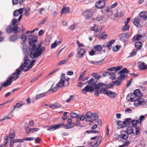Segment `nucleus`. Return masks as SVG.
Here are the masks:
<instances>
[{"label":"nucleus","instance_id":"nucleus-1","mask_svg":"<svg viewBox=\"0 0 147 147\" xmlns=\"http://www.w3.org/2000/svg\"><path fill=\"white\" fill-rule=\"evenodd\" d=\"M35 36L34 35H30L28 37L29 40V43L30 45L32 46L30 50V57L32 58H37L39 57L45 51V47H42V42H41L38 44L37 47L34 44L37 40L35 38Z\"/></svg>","mask_w":147,"mask_h":147},{"label":"nucleus","instance_id":"nucleus-2","mask_svg":"<svg viewBox=\"0 0 147 147\" xmlns=\"http://www.w3.org/2000/svg\"><path fill=\"white\" fill-rule=\"evenodd\" d=\"M142 96V93L140 90L137 89L134 91L133 93L128 94L126 99L129 101H134L135 106L143 105L145 104V102L141 98Z\"/></svg>","mask_w":147,"mask_h":147},{"label":"nucleus","instance_id":"nucleus-3","mask_svg":"<svg viewBox=\"0 0 147 147\" xmlns=\"http://www.w3.org/2000/svg\"><path fill=\"white\" fill-rule=\"evenodd\" d=\"M94 81V79L92 78L87 81V83L90 85H87L82 90L83 94H86L88 92L93 93L94 89H98L100 87L106 85V84L103 83H99L97 84L95 83H93Z\"/></svg>","mask_w":147,"mask_h":147},{"label":"nucleus","instance_id":"nucleus-4","mask_svg":"<svg viewBox=\"0 0 147 147\" xmlns=\"http://www.w3.org/2000/svg\"><path fill=\"white\" fill-rule=\"evenodd\" d=\"M72 121L71 118H69L67 120V124L64 125L63 124L60 123L55 125H52L50 126L47 127V130L49 131H54L57 129L60 128L61 127L63 126L65 128L70 129L72 128L73 126L71 125Z\"/></svg>","mask_w":147,"mask_h":147},{"label":"nucleus","instance_id":"nucleus-5","mask_svg":"<svg viewBox=\"0 0 147 147\" xmlns=\"http://www.w3.org/2000/svg\"><path fill=\"white\" fill-rule=\"evenodd\" d=\"M25 56L24 58V63H22L20 66V68L22 70H23L25 67H29V65L31 63V60L28 59V54L25 53Z\"/></svg>","mask_w":147,"mask_h":147},{"label":"nucleus","instance_id":"nucleus-6","mask_svg":"<svg viewBox=\"0 0 147 147\" xmlns=\"http://www.w3.org/2000/svg\"><path fill=\"white\" fill-rule=\"evenodd\" d=\"M100 93H103L109 96L111 98H113L115 96V94L111 91H109L107 90L106 88H102L100 90Z\"/></svg>","mask_w":147,"mask_h":147},{"label":"nucleus","instance_id":"nucleus-7","mask_svg":"<svg viewBox=\"0 0 147 147\" xmlns=\"http://www.w3.org/2000/svg\"><path fill=\"white\" fill-rule=\"evenodd\" d=\"M66 81V79L65 77V74H62L61 76L60 80L57 84V86L59 87H61L62 86H66V85H65L64 84V82Z\"/></svg>","mask_w":147,"mask_h":147},{"label":"nucleus","instance_id":"nucleus-8","mask_svg":"<svg viewBox=\"0 0 147 147\" xmlns=\"http://www.w3.org/2000/svg\"><path fill=\"white\" fill-rule=\"evenodd\" d=\"M128 72L126 68H124L120 71L119 73L120 75L118 77L119 79L121 80L126 78L127 76L125 73H127Z\"/></svg>","mask_w":147,"mask_h":147},{"label":"nucleus","instance_id":"nucleus-9","mask_svg":"<svg viewBox=\"0 0 147 147\" xmlns=\"http://www.w3.org/2000/svg\"><path fill=\"white\" fill-rule=\"evenodd\" d=\"M21 70V68L17 69L16 72L13 74L12 76L10 77L13 80H15L18 78Z\"/></svg>","mask_w":147,"mask_h":147},{"label":"nucleus","instance_id":"nucleus-10","mask_svg":"<svg viewBox=\"0 0 147 147\" xmlns=\"http://www.w3.org/2000/svg\"><path fill=\"white\" fill-rule=\"evenodd\" d=\"M105 3L104 0H99L96 3V7L99 9L102 8L105 6Z\"/></svg>","mask_w":147,"mask_h":147},{"label":"nucleus","instance_id":"nucleus-11","mask_svg":"<svg viewBox=\"0 0 147 147\" xmlns=\"http://www.w3.org/2000/svg\"><path fill=\"white\" fill-rule=\"evenodd\" d=\"M83 14L86 18L89 19L92 16L93 10L90 9L86 10L84 12Z\"/></svg>","mask_w":147,"mask_h":147},{"label":"nucleus","instance_id":"nucleus-12","mask_svg":"<svg viewBox=\"0 0 147 147\" xmlns=\"http://www.w3.org/2000/svg\"><path fill=\"white\" fill-rule=\"evenodd\" d=\"M78 56L79 58H81L84 55L85 53V51L84 49L80 48L77 49Z\"/></svg>","mask_w":147,"mask_h":147},{"label":"nucleus","instance_id":"nucleus-13","mask_svg":"<svg viewBox=\"0 0 147 147\" xmlns=\"http://www.w3.org/2000/svg\"><path fill=\"white\" fill-rule=\"evenodd\" d=\"M121 40L125 42L127 41L128 38V34L127 33H123L121 34L119 36Z\"/></svg>","mask_w":147,"mask_h":147},{"label":"nucleus","instance_id":"nucleus-14","mask_svg":"<svg viewBox=\"0 0 147 147\" xmlns=\"http://www.w3.org/2000/svg\"><path fill=\"white\" fill-rule=\"evenodd\" d=\"M24 9L20 8L19 9L13 11V15L14 16H18L19 14H22L23 13V10Z\"/></svg>","mask_w":147,"mask_h":147},{"label":"nucleus","instance_id":"nucleus-15","mask_svg":"<svg viewBox=\"0 0 147 147\" xmlns=\"http://www.w3.org/2000/svg\"><path fill=\"white\" fill-rule=\"evenodd\" d=\"M12 80H13L11 78V77H10L8 78V79L5 82L2 84L1 86H2L5 87L9 86L11 84Z\"/></svg>","mask_w":147,"mask_h":147},{"label":"nucleus","instance_id":"nucleus-16","mask_svg":"<svg viewBox=\"0 0 147 147\" xmlns=\"http://www.w3.org/2000/svg\"><path fill=\"white\" fill-rule=\"evenodd\" d=\"M139 16L141 18L145 20L147 19V12L145 11L141 12L139 14Z\"/></svg>","mask_w":147,"mask_h":147},{"label":"nucleus","instance_id":"nucleus-17","mask_svg":"<svg viewBox=\"0 0 147 147\" xmlns=\"http://www.w3.org/2000/svg\"><path fill=\"white\" fill-rule=\"evenodd\" d=\"M92 113L90 112H88L86 114V120L87 121H90L92 120Z\"/></svg>","mask_w":147,"mask_h":147},{"label":"nucleus","instance_id":"nucleus-18","mask_svg":"<svg viewBox=\"0 0 147 147\" xmlns=\"http://www.w3.org/2000/svg\"><path fill=\"white\" fill-rule=\"evenodd\" d=\"M138 67L140 69L145 70L147 68V65L144 63H139Z\"/></svg>","mask_w":147,"mask_h":147},{"label":"nucleus","instance_id":"nucleus-19","mask_svg":"<svg viewBox=\"0 0 147 147\" xmlns=\"http://www.w3.org/2000/svg\"><path fill=\"white\" fill-rule=\"evenodd\" d=\"M96 20L100 23H102L105 21V18L100 16H98L96 18Z\"/></svg>","mask_w":147,"mask_h":147},{"label":"nucleus","instance_id":"nucleus-20","mask_svg":"<svg viewBox=\"0 0 147 147\" xmlns=\"http://www.w3.org/2000/svg\"><path fill=\"white\" fill-rule=\"evenodd\" d=\"M128 135L127 132L125 131H122L121 135V138L123 139H127L128 137Z\"/></svg>","mask_w":147,"mask_h":147},{"label":"nucleus","instance_id":"nucleus-21","mask_svg":"<svg viewBox=\"0 0 147 147\" xmlns=\"http://www.w3.org/2000/svg\"><path fill=\"white\" fill-rule=\"evenodd\" d=\"M118 125L117 128L119 129L121 128L125 127V124H124L123 121H118L116 123Z\"/></svg>","mask_w":147,"mask_h":147},{"label":"nucleus","instance_id":"nucleus-22","mask_svg":"<svg viewBox=\"0 0 147 147\" xmlns=\"http://www.w3.org/2000/svg\"><path fill=\"white\" fill-rule=\"evenodd\" d=\"M49 107L52 109H54L55 108H57L60 107L61 105L59 103H56L51 105H49Z\"/></svg>","mask_w":147,"mask_h":147},{"label":"nucleus","instance_id":"nucleus-23","mask_svg":"<svg viewBox=\"0 0 147 147\" xmlns=\"http://www.w3.org/2000/svg\"><path fill=\"white\" fill-rule=\"evenodd\" d=\"M61 42L60 40H59L58 41L55 40L54 42L51 45V47L52 49H53L55 48L57 46L59 45Z\"/></svg>","mask_w":147,"mask_h":147},{"label":"nucleus","instance_id":"nucleus-24","mask_svg":"<svg viewBox=\"0 0 147 147\" xmlns=\"http://www.w3.org/2000/svg\"><path fill=\"white\" fill-rule=\"evenodd\" d=\"M140 18H135L134 19L133 22L134 24L137 27H138L140 25Z\"/></svg>","mask_w":147,"mask_h":147},{"label":"nucleus","instance_id":"nucleus-25","mask_svg":"<svg viewBox=\"0 0 147 147\" xmlns=\"http://www.w3.org/2000/svg\"><path fill=\"white\" fill-rule=\"evenodd\" d=\"M69 7H63L61 10V14H66L69 13Z\"/></svg>","mask_w":147,"mask_h":147},{"label":"nucleus","instance_id":"nucleus-26","mask_svg":"<svg viewBox=\"0 0 147 147\" xmlns=\"http://www.w3.org/2000/svg\"><path fill=\"white\" fill-rule=\"evenodd\" d=\"M102 138L101 136H99L98 137L93 147H96L97 146H98V144L101 143V142L102 141Z\"/></svg>","mask_w":147,"mask_h":147},{"label":"nucleus","instance_id":"nucleus-27","mask_svg":"<svg viewBox=\"0 0 147 147\" xmlns=\"http://www.w3.org/2000/svg\"><path fill=\"white\" fill-rule=\"evenodd\" d=\"M47 92L39 94L36 96L35 99L37 100L40 98H41L47 96Z\"/></svg>","mask_w":147,"mask_h":147},{"label":"nucleus","instance_id":"nucleus-28","mask_svg":"<svg viewBox=\"0 0 147 147\" xmlns=\"http://www.w3.org/2000/svg\"><path fill=\"white\" fill-rule=\"evenodd\" d=\"M21 39L22 40L24 43H22L23 45L24 46L25 45V43L27 39V36L25 34H23L21 35Z\"/></svg>","mask_w":147,"mask_h":147},{"label":"nucleus","instance_id":"nucleus-29","mask_svg":"<svg viewBox=\"0 0 147 147\" xmlns=\"http://www.w3.org/2000/svg\"><path fill=\"white\" fill-rule=\"evenodd\" d=\"M142 38V35L137 34L133 38L132 40L133 42L135 41L136 40L138 41L140 40Z\"/></svg>","mask_w":147,"mask_h":147},{"label":"nucleus","instance_id":"nucleus-30","mask_svg":"<svg viewBox=\"0 0 147 147\" xmlns=\"http://www.w3.org/2000/svg\"><path fill=\"white\" fill-rule=\"evenodd\" d=\"M35 60H32V61H31V63L30 64L29 66L26 69L24 70V71L25 72L26 71L31 69L33 66V63L35 62Z\"/></svg>","mask_w":147,"mask_h":147},{"label":"nucleus","instance_id":"nucleus-31","mask_svg":"<svg viewBox=\"0 0 147 147\" xmlns=\"http://www.w3.org/2000/svg\"><path fill=\"white\" fill-rule=\"evenodd\" d=\"M102 46L100 45H96L94 48V50L96 52V51H100L102 49Z\"/></svg>","mask_w":147,"mask_h":147},{"label":"nucleus","instance_id":"nucleus-32","mask_svg":"<svg viewBox=\"0 0 147 147\" xmlns=\"http://www.w3.org/2000/svg\"><path fill=\"white\" fill-rule=\"evenodd\" d=\"M17 36L16 35H14L9 37V40L10 41L13 42L17 39Z\"/></svg>","mask_w":147,"mask_h":147},{"label":"nucleus","instance_id":"nucleus-33","mask_svg":"<svg viewBox=\"0 0 147 147\" xmlns=\"http://www.w3.org/2000/svg\"><path fill=\"white\" fill-rule=\"evenodd\" d=\"M104 59H102L100 61H94L92 60H90L89 61V62L90 63L94 65H97L99 63H101L103 61Z\"/></svg>","mask_w":147,"mask_h":147},{"label":"nucleus","instance_id":"nucleus-34","mask_svg":"<svg viewBox=\"0 0 147 147\" xmlns=\"http://www.w3.org/2000/svg\"><path fill=\"white\" fill-rule=\"evenodd\" d=\"M109 76H110L109 77L110 79L112 80H114L116 78V77L114 72H110Z\"/></svg>","mask_w":147,"mask_h":147},{"label":"nucleus","instance_id":"nucleus-35","mask_svg":"<svg viewBox=\"0 0 147 147\" xmlns=\"http://www.w3.org/2000/svg\"><path fill=\"white\" fill-rule=\"evenodd\" d=\"M115 42V40H112L110 41L109 43L107 44L106 47H107L109 50L111 49V47L112 45Z\"/></svg>","mask_w":147,"mask_h":147},{"label":"nucleus","instance_id":"nucleus-36","mask_svg":"<svg viewBox=\"0 0 147 147\" xmlns=\"http://www.w3.org/2000/svg\"><path fill=\"white\" fill-rule=\"evenodd\" d=\"M131 119L129 118L126 119L124 121H123L124 124H125V127H126L127 125H128L129 124V123L131 121Z\"/></svg>","mask_w":147,"mask_h":147},{"label":"nucleus","instance_id":"nucleus-37","mask_svg":"<svg viewBox=\"0 0 147 147\" xmlns=\"http://www.w3.org/2000/svg\"><path fill=\"white\" fill-rule=\"evenodd\" d=\"M124 13L123 11H121L120 12H117L115 15V17H121L124 15Z\"/></svg>","mask_w":147,"mask_h":147},{"label":"nucleus","instance_id":"nucleus-38","mask_svg":"<svg viewBox=\"0 0 147 147\" xmlns=\"http://www.w3.org/2000/svg\"><path fill=\"white\" fill-rule=\"evenodd\" d=\"M93 77L96 79H98L101 78V76L97 73H94L92 75Z\"/></svg>","mask_w":147,"mask_h":147},{"label":"nucleus","instance_id":"nucleus-39","mask_svg":"<svg viewBox=\"0 0 147 147\" xmlns=\"http://www.w3.org/2000/svg\"><path fill=\"white\" fill-rule=\"evenodd\" d=\"M135 45L137 49H140L141 48L142 44L140 42H137L135 43Z\"/></svg>","mask_w":147,"mask_h":147},{"label":"nucleus","instance_id":"nucleus-40","mask_svg":"<svg viewBox=\"0 0 147 147\" xmlns=\"http://www.w3.org/2000/svg\"><path fill=\"white\" fill-rule=\"evenodd\" d=\"M125 131L127 132L128 135L129 134H131L133 132V131L131 127H129L127 128V131Z\"/></svg>","mask_w":147,"mask_h":147},{"label":"nucleus","instance_id":"nucleus-41","mask_svg":"<svg viewBox=\"0 0 147 147\" xmlns=\"http://www.w3.org/2000/svg\"><path fill=\"white\" fill-rule=\"evenodd\" d=\"M121 83V80H120V79H119V78H118L117 80L113 82V83L114 84V85L116 84L117 86L119 85Z\"/></svg>","mask_w":147,"mask_h":147},{"label":"nucleus","instance_id":"nucleus-42","mask_svg":"<svg viewBox=\"0 0 147 147\" xmlns=\"http://www.w3.org/2000/svg\"><path fill=\"white\" fill-rule=\"evenodd\" d=\"M108 35L107 34H106L105 32H103L100 35V39H105L107 37Z\"/></svg>","mask_w":147,"mask_h":147},{"label":"nucleus","instance_id":"nucleus-43","mask_svg":"<svg viewBox=\"0 0 147 147\" xmlns=\"http://www.w3.org/2000/svg\"><path fill=\"white\" fill-rule=\"evenodd\" d=\"M54 84L52 85L51 87L50 88L49 90V91H52L53 92H55L57 90V88L58 87H57V86L56 87H55L53 88V86Z\"/></svg>","mask_w":147,"mask_h":147},{"label":"nucleus","instance_id":"nucleus-44","mask_svg":"<svg viewBox=\"0 0 147 147\" xmlns=\"http://www.w3.org/2000/svg\"><path fill=\"white\" fill-rule=\"evenodd\" d=\"M12 31V27L11 25H9L8 26L6 29V31L7 33H10Z\"/></svg>","mask_w":147,"mask_h":147},{"label":"nucleus","instance_id":"nucleus-45","mask_svg":"<svg viewBox=\"0 0 147 147\" xmlns=\"http://www.w3.org/2000/svg\"><path fill=\"white\" fill-rule=\"evenodd\" d=\"M68 61V59H65L64 60L60 61L57 64V65H62V64H63L67 62Z\"/></svg>","mask_w":147,"mask_h":147},{"label":"nucleus","instance_id":"nucleus-46","mask_svg":"<svg viewBox=\"0 0 147 147\" xmlns=\"http://www.w3.org/2000/svg\"><path fill=\"white\" fill-rule=\"evenodd\" d=\"M133 126L135 127H137V124L139 123L138 120H133L132 121Z\"/></svg>","mask_w":147,"mask_h":147},{"label":"nucleus","instance_id":"nucleus-47","mask_svg":"<svg viewBox=\"0 0 147 147\" xmlns=\"http://www.w3.org/2000/svg\"><path fill=\"white\" fill-rule=\"evenodd\" d=\"M92 116L93 117V119L94 120H97V119H98V116L97 115V114L95 113H92Z\"/></svg>","mask_w":147,"mask_h":147},{"label":"nucleus","instance_id":"nucleus-48","mask_svg":"<svg viewBox=\"0 0 147 147\" xmlns=\"http://www.w3.org/2000/svg\"><path fill=\"white\" fill-rule=\"evenodd\" d=\"M86 70H84L81 74V75H80V76L79 77V78L78 79V80L79 81H81L82 80V78H83V77H84V75H85V73L86 72Z\"/></svg>","mask_w":147,"mask_h":147},{"label":"nucleus","instance_id":"nucleus-49","mask_svg":"<svg viewBox=\"0 0 147 147\" xmlns=\"http://www.w3.org/2000/svg\"><path fill=\"white\" fill-rule=\"evenodd\" d=\"M92 30L95 32H98V25H95L92 27Z\"/></svg>","mask_w":147,"mask_h":147},{"label":"nucleus","instance_id":"nucleus-50","mask_svg":"<svg viewBox=\"0 0 147 147\" xmlns=\"http://www.w3.org/2000/svg\"><path fill=\"white\" fill-rule=\"evenodd\" d=\"M70 115L71 117L72 118H77L78 117V115L73 112L71 113Z\"/></svg>","mask_w":147,"mask_h":147},{"label":"nucleus","instance_id":"nucleus-51","mask_svg":"<svg viewBox=\"0 0 147 147\" xmlns=\"http://www.w3.org/2000/svg\"><path fill=\"white\" fill-rule=\"evenodd\" d=\"M129 28V26L128 25L125 24V25L123 27L122 30L123 31L127 30Z\"/></svg>","mask_w":147,"mask_h":147},{"label":"nucleus","instance_id":"nucleus-52","mask_svg":"<svg viewBox=\"0 0 147 147\" xmlns=\"http://www.w3.org/2000/svg\"><path fill=\"white\" fill-rule=\"evenodd\" d=\"M76 43L79 47L78 49L81 48V47H84V45L82 43H80L78 40L77 41Z\"/></svg>","mask_w":147,"mask_h":147},{"label":"nucleus","instance_id":"nucleus-53","mask_svg":"<svg viewBox=\"0 0 147 147\" xmlns=\"http://www.w3.org/2000/svg\"><path fill=\"white\" fill-rule=\"evenodd\" d=\"M144 119V117L143 115H141L140 116L139 119V120H138L139 123L141 124V123L142 122V121Z\"/></svg>","mask_w":147,"mask_h":147},{"label":"nucleus","instance_id":"nucleus-54","mask_svg":"<svg viewBox=\"0 0 147 147\" xmlns=\"http://www.w3.org/2000/svg\"><path fill=\"white\" fill-rule=\"evenodd\" d=\"M18 27L17 26H15L13 27V30L14 32L16 33L18 32Z\"/></svg>","mask_w":147,"mask_h":147},{"label":"nucleus","instance_id":"nucleus-55","mask_svg":"<svg viewBox=\"0 0 147 147\" xmlns=\"http://www.w3.org/2000/svg\"><path fill=\"white\" fill-rule=\"evenodd\" d=\"M117 2L111 5L109 7V8L110 9L115 8L117 5Z\"/></svg>","mask_w":147,"mask_h":147},{"label":"nucleus","instance_id":"nucleus-56","mask_svg":"<svg viewBox=\"0 0 147 147\" xmlns=\"http://www.w3.org/2000/svg\"><path fill=\"white\" fill-rule=\"evenodd\" d=\"M30 9V8L29 7L27 8L26 9H25V15L28 16H29V11Z\"/></svg>","mask_w":147,"mask_h":147},{"label":"nucleus","instance_id":"nucleus-57","mask_svg":"<svg viewBox=\"0 0 147 147\" xmlns=\"http://www.w3.org/2000/svg\"><path fill=\"white\" fill-rule=\"evenodd\" d=\"M34 139V138L33 137L26 138L24 139V140L25 141H32Z\"/></svg>","mask_w":147,"mask_h":147},{"label":"nucleus","instance_id":"nucleus-58","mask_svg":"<svg viewBox=\"0 0 147 147\" xmlns=\"http://www.w3.org/2000/svg\"><path fill=\"white\" fill-rule=\"evenodd\" d=\"M99 89H95V90L94 91V94L95 96H98L99 95Z\"/></svg>","mask_w":147,"mask_h":147},{"label":"nucleus","instance_id":"nucleus-59","mask_svg":"<svg viewBox=\"0 0 147 147\" xmlns=\"http://www.w3.org/2000/svg\"><path fill=\"white\" fill-rule=\"evenodd\" d=\"M42 76L41 74H40L36 77L34 79L31 81V82H33L37 80L39 77Z\"/></svg>","mask_w":147,"mask_h":147},{"label":"nucleus","instance_id":"nucleus-60","mask_svg":"<svg viewBox=\"0 0 147 147\" xmlns=\"http://www.w3.org/2000/svg\"><path fill=\"white\" fill-rule=\"evenodd\" d=\"M110 73V72L108 71L104 72L102 74V76L103 77L109 76V75Z\"/></svg>","mask_w":147,"mask_h":147},{"label":"nucleus","instance_id":"nucleus-61","mask_svg":"<svg viewBox=\"0 0 147 147\" xmlns=\"http://www.w3.org/2000/svg\"><path fill=\"white\" fill-rule=\"evenodd\" d=\"M137 50H134L130 53L131 56H132L136 54Z\"/></svg>","mask_w":147,"mask_h":147},{"label":"nucleus","instance_id":"nucleus-62","mask_svg":"<svg viewBox=\"0 0 147 147\" xmlns=\"http://www.w3.org/2000/svg\"><path fill=\"white\" fill-rule=\"evenodd\" d=\"M76 24H74L73 25H71L69 27V28L71 30H74L76 28Z\"/></svg>","mask_w":147,"mask_h":147},{"label":"nucleus","instance_id":"nucleus-63","mask_svg":"<svg viewBox=\"0 0 147 147\" xmlns=\"http://www.w3.org/2000/svg\"><path fill=\"white\" fill-rule=\"evenodd\" d=\"M26 132L27 134L30 133V129L29 128L28 126H27L25 127Z\"/></svg>","mask_w":147,"mask_h":147},{"label":"nucleus","instance_id":"nucleus-64","mask_svg":"<svg viewBox=\"0 0 147 147\" xmlns=\"http://www.w3.org/2000/svg\"><path fill=\"white\" fill-rule=\"evenodd\" d=\"M119 48L118 45H116L115 47H113V50L115 52H116L119 50Z\"/></svg>","mask_w":147,"mask_h":147}]
</instances>
